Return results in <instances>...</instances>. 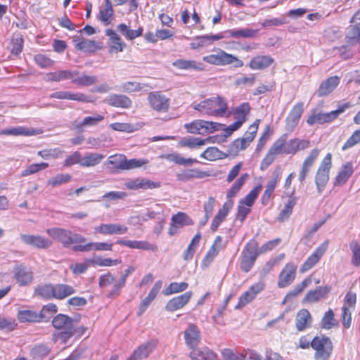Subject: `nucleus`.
<instances>
[{
    "label": "nucleus",
    "mask_w": 360,
    "mask_h": 360,
    "mask_svg": "<svg viewBox=\"0 0 360 360\" xmlns=\"http://www.w3.org/2000/svg\"><path fill=\"white\" fill-rule=\"evenodd\" d=\"M192 108L200 112L213 117H223L227 110V103L221 96L212 97L193 103Z\"/></svg>",
    "instance_id": "nucleus-1"
},
{
    "label": "nucleus",
    "mask_w": 360,
    "mask_h": 360,
    "mask_svg": "<svg viewBox=\"0 0 360 360\" xmlns=\"http://www.w3.org/2000/svg\"><path fill=\"white\" fill-rule=\"evenodd\" d=\"M46 232L51 238L60 243L63 247L65 248H70L72 245H82L86 240V238L81 234L63 228H50Z\"/></svg>",
    "instance_id": "nucleus-2"
},
{
    "label": "nucleus",
    "mask_w": 360,
    "mask_h": 360,
    "mask_svg": "<svg viewBox=\"0 0 360 360\" xmlns=\"http://www.w3.org/2000/svg\"><path fill=\"white\" fill-rule=\"evenodd\" d=\"M222 126L224 125L214 122L195 120L191 122L186 123L184 127L188 133L205 135L220 130Z\"/></svg>",
    "instance_id": "nucleus-3"
},
{
    "label": "nucleus",
    "mask_w": 360,
    "mask_h": 360,
    "mask_svg": "<svg viewBox=\"0 0 360 360\" xmlns=\"http://www.w3.org/2000/svg\"><path fill=\"white\" fill-rule=\"evenodd\" d=\"M311 347L315 350V360H328L333 350V344L329 338L316 336L311 340Z\"/></svg>",
    "instance_id": "nucleus-4"
},
{
    "label": "nucleus",
    "mask_w": 360,
    "mask_h": 360,
    "mask_svg": "<svg viewBox=\"0 0 360 360\" xmlns=\"http://www.w3.org/2000/svg\"><path fill=\"white\" fill-rule=\"evenodd\" d=\"M331 159V154L328 153L321 161L317 169L315 176V184L319 194L325 189L329 181V172L332 167Z\"/></svg>",
    "instance_id": "nucleus-5"
},
{
    "label": "nucleus",
    "mask_w": 360,
    "mask_h": 360,
    "mask_svg": "<svg viewBox=\"0 0 360 360\" xmlns=\"http://www.w3.org/2000/svg\"><path fill=\"white\" fill-rule=\"evenodd\" d=\"M203 61L214 65H227L233 64L235 68H240L243 62L236 56L220 50L217 54H211L202 57Z\"/></svg>",
    "instance_id": "nucleus-6"
},
{
    "label": "nucleus",
    "mask_w": 360,
    "mask_h": 360,
    "mask_svg": "<svg viewBox=\"0 0 360 360\" xmlns=\"http://www.w3.org/2000/svg\"><path fill=\"white\" fill-rule=\"evenodd\" d=\"M350 106L349 103H344L339 105L337 110H333L329 112L322 113L318 112L313 113L309 116L307 120V123L312 126L315 124H323L325 123H329L335 120L340 114L343 113Z\"/></svg>",
    "instance_id": "nucleus-7"
},
{
    "label": "nucleus",
    "mask_w": 360,
    "mask_h": 360,
    "mask_svg": "<svg viewBox=\"0 0 360 360\" xmlns=\"http://www.w3.org/2000/svg\"><path fill=\"white\" fill-rule=\"evenodd\" d=\"M52 324L57 329L65 330L59 334V337L63 342H65L72 336L75 331L74 321L68 316L63 314H58L53 318Z\"/></svg>",
    "instance_id": "nucleus-8"
},
{
    "label": "nucleus",
    "mask_w": 360,
    "mask_h": 360,
    "mask_svg": "<svg viewBox=\"0 0 360 360\" xmlns=\"http://www.w3.org/2000/svg\"><path fill=\"white\" fill-rule=\"evenodd\" d=\"M278 139L283 140L282 153L285 155H295L299 150L307 149L310 146V142L306 139L297 138L290 139L287 141V134H283Z\"/></svg>",
    "instance_id": "nucleus-9"
},
{
    "label": "nucleus",
    "mask_w": 360,
    "mask_h": 360,
    "mask_svg": "<svg viewBox=\"0 0 360 360\" xmlns=\"http://www.w3.org/2000/svg\"><path fill=\"white\" fill-rule=\"evenodd\" d=\"M150 108L159 112H166L169 110L170 99L160 91H152L148 95Z\"/></svg>",
    "instance_id": "nucleus-10"
},
{
    "label": "nucleus",
    "mask_w": 360,
    "mask_h": 360,
    "mask_svg": "<svg viewBox=\"0 0 360 360\" xmlns=\"http://www.w3.org/2000/svg\"><path fill=\"white\" fill-rule=\"evenodd\" d=\"M20 238L24 244L37 249L46 250L53 245L50 239L40 235L20 234Z\"/></svg>",
    "instance_id": "nucleus-11"
},
{
    "label": "nucleus",
    "mask_w": 360,
    "mask_h": 360,
    "mask_svg": "<svg viewBox=\"0 0 360 360\" xmlns=\"http://www.w3.org/2000/svg\"><path fill=\"white\" fill-rule=\"evenodd\" d=\"M264 288V283L263 282H257L252 285L250 288L243 293L238 300V304L235 307V309H239L250 302H251Z\"/></svg>",
    "instance_id": "nucleus-12"
},
{
    "label": "nucleus",
    "mask_w": 360,
    "mask_h": 360,
    "mask_svg": "<svg viewBox=\"0 0 360 360\" xmlns=\"http://www.w3.org/2000/svg\"><path fill=\"white\" fill-rule=\"evenodd\" d=\"M186 345L190 349L198 347L201 340L200 328L194 323H189L184 332Z\"/></svg>",
    "instance_id": "nucleus-13"
},
{
    "label": "nucleus",
    "mask_w": 360,
    "mask_h": 360,
    "mask_svg": "<svg viewBox=\"0 0 360 360\" xmlns=\"http://www.w3.org/2000/svg\"><path fill=\"white\" fill-rule=\"evenodd\" d=\"M296 270L295 264L292 262L287 263L278 275V286L283 288L290 285L295 278Z\"/></svg>",
    "instance_id": "nucleus-14"
},
{
    "label": "nucleus",
    "mask_w": 360,
    "mask_h": 360,
    "mask_svg": "<svg viewBox=\"0 0 360 360\" xmlns=\"http://www.w3.org/2000/svg\"><path fill=\"white\" fill-rule=\"evenodd\" d=\"M193 221L190 217L181 212H179L174 214L171 218L170 226L168 233L170 236H174L177 233L178 230L185 226L193 225Z\"/></svg>",
    "instance_id": "nucleus-15"
},
{
    "label": "nucleus",
    "mask_w": 360,
    "mask_h": 360,
    "mask_svg": "<svg viewBox=\"0 0 360 360\" xmlns=\"http://www.w3.org/2000/svg\"><path fill=\"white\" fill-rule=\"evenodd\" d=\"M283 139H276L269 149L266 155L262 160L260 169L266 170L275 160L276 156L282 154Z\"/></svg>",
    "instance_id": "nucleus-16"
},
{
    "label": "nucleus",
    "mask_w": 360,
    "mask_h": 360,
    "mask_svg": "<svg viewBox=\"0 0 360 360\" xmlns=\"http://www.w3.org/2000/svg\"><path fill=\"white\" fill-rule=\"evenodd\" d=\"M157 345L158 340L153 339L139 345L127 360H141L147 358Z\"/></svg>",
    "instance_id": "nucleus-17"
},
{
    "label": "nucleus",
    "mask_w": 360,
    "mask_h": 360,
    "mask_svg": "<svg viewBox=\"0 0 360 360\" xmlns=\"http://www.w3.org/2000/svg\"><path fill=\"white\" fill-rule=\"evenodd\" d=\"M328 246V241L321 244L301 266L300 271L303 273L311 269L320 260L321 257L326 252Z\"/></svg>",
    "instance_id": "nucleus-18"
},
{
    "label": "nucleus",
    "mask_w": 360,
    "mask_h": 360,
    "mask_svg": "<svg viewBox=\"0 0 360 360\" xmlns=\"http://www.w3.org/2000/svg\"><path fill=\"white\" fill-rule=\"evenodd\" d=\"M127 226L121 224H101L94 227L95 233L103 235H122L127 232Z\"/></svg>",
    "instance_id": "nucleus-19"
},
{
    "label": "nucleus",
    "mask_w": 360,
    "mask_h": 360,
    "mask_svg": "<svg viewBox=\"0 0 360 360\" xmlns=\"http://www.w3.org/2000/svg\"><path fill=\"white\" fill-rule=\"evenodd\" d=\"M112 244L105 242H89L84 245H73L75 252L111 251Z\"/></svg>",
    "instance_id": "nucleus-20"
},
{
    "label": "nucleus",
    "mask_w": 360,
    "mask_h": 360,
    "mask_svg": "<svg viewBox=\"0 0 360 360\" xmlns=\"http://www.w3.org/2000/svg\"><path fill=\"white\" fill-rule=\"evenodd\" d=\"M193 296L191 291L186 292L179 296L174 297L169 300L165 306L167 311H174L183 308L191 300Z\"/></svg>",
    "instance_id": "nucleus-21"
},
{
    "label": "nucleus",
    "mask_w": 360,
    "mask_h": 360,
    "mask_svg": "<svg viewBox=\"0 0 360 360\" xmlns=\"http://www.w3.org/2000/svg\"><path fill=\"white\" fill-rule=\"evenodd\" d=\"M126 188L130 190L153 189L160 186V182H155L147 179L137 178L127 181L124 184Z\"/></svg>",
    "instance_id": "nucleus-22"
},
{
    "label": "nucleus",
    "mask_w": 360,
    "mask_h": 360,
    "mask_svg": "<svg viewBox=\"0 0 360 360\" xmlns=\"http://www.w3.org/2000/svg\"><path fill=\"white\" fill-rule=\"evenodd\" d=\"M16 316L20 323L39 322L41 319V315L39 313L25 307H20Z\"/></svg>",
    "instance_id": "nucleus-23"
},
{
    "label": "nucleus",
    "mask_w": 360,
    "mask_h": 360,
    "mask_svg": "<svg viewBox=\"0 0 360 360\" xmlns=\"http://www.w3.org/2000/svg\"><path fill=\"white\" fill-rule=\"evenodd\" d=\"M319 155V150L314 148L311 150L310 153L307 155L302 163V169L299 174V180L303 182L307 175L309 174L311 167L314 165L316 160Z\"/></svg>",
    "instance_id": "nucleus-24"
},
{
    "label": "nucleus",
    "mask_w": 360,
    "mask_h": 360,
    "mask_svg": "<svg viewBox=\"0 0 360 360\" xmlns=\"http://www.w3.org/2000/svg\"><path fill=\"white\" fill-rule=\"evenodd\" d=\"M103 102L111 106L122 108H129L132 104L131 100L128 96L115 94L108 95Z\"/></svg>",
    "instance_id": "nucleus-25"
},
{
    "label": "nucleus",
    "mask_w": 360,
    "mask_h": 360,
    "mask_svg": "<svg viewBox=\"0 0 360 360\" xmlns=\"http://www.w3.org/2000/svg\"><path fill=\"white\" fill-rule=\"evenodd\" d=\"M149 219L157 220L158 223L160 224V230L163 229V225L165 222V219L163 214V211L158 204L155 205V208L147 209V212L142 214L140 216V220L141 221H147Z\"/></svg>",
    "instance_id": "nucleus-26"
},
{
    "label": "nucleus",
    "mask_w": 360,
    "mask_h": 360,
    "mask_svg": "<svg viewBox=\"0 0 360 360\" xmlns=\"http://www.w3.org/2000/svg\"><path fill=\"white\" fill-rule=\"evenodd\" d=\"M117 244L128 247L132 249H139L144 250H150L155 252L158 250V247L146 240H117Z\"/></svg>",
    "instance_id": "nucleus-27"
},
{
    "label": "nucleus",
    "mask_w": 360,
    "mask_h": 360,
    "mask_svg": "<svg viewBox=\"0 0 360 360\" xmlns=\"http://www.w3.org/2000/svg\"><path fill=\"white\" fill-rule=\"evenodd\" d=\"M189 356L192 360H216L217 355L207 347H196L191 349Z\"/></svg>",
    "instance_id": "nucleus-28"
},
{
    "label": "nucleus",
    "mask_w": 360,
    "mask_h": 360,
    "mask_svg": "<svg viewBox=\"0 0 360 360\" xmlns=\"http://www.w3.org/2000/svg\"><path fill=\"white\" fill-rule=\"evenodd\" d=\"M233 205V202L232 200H227L224 203L222 207L219 209L217 214L214 217L210 226V229L212 232L216 231L221 223L224 221L229 211L232 208Z\"/></svg>",
    "instance_id": "nucleus-29"
},
{
    "label": "nucleus",
    "mask_w": 360,
    "mask_h": 360,
    "mask_svg": "<svg viewBox=\"0 0 360 360\" xmlns=\"http://www.w3.org/2000/svg\"><path fill=\"white\" fill-rule=\"evenodd\" d=\"M221 34L202 35L195 37L190 46L192 49H198L209 46L214 41L222 39Z\"/></svg>",
    "instance_id": "nucleus-30"
},
{
    "label": "nucleus",
    "mask_w": 360,
    "mask_h": 360,
    "mask_svg": "<svg viewBox=\"0 0 360 360\" xmlns=\"http://www.w3.org/2000/svg\"><path fill=\"white\" fill-rule=\"evenodd\" d=\"M312 323V318L307 309L300 310L295 318V327L298 331H303L309 328Z\"/></svg>",
    "instance_id": "nucleus-31"
},
{
    "label": "nucleus",
    "mask_w": 360,
    "mask_h": 360,
    "mask_svg": "<svg viewBox=\"0 0 360 360\" xmlns=\"http://www.w3.org/2000/svg\"><path fill=\"white\" fill-rule=\"evenodd\" d=\"M303 112L304 103L302 102H299L295 104L286 118L288 127L291 129L295 127L297 125Z\"/></svg>",
    "instance_id": "nucleus-32"
},
{
    "label": "nucleus",
    "mask_w": 360,
    "mask_h": 360,
    "mask_svg": "<svg viewBox=\"0 0 360 360\" xmlns=\"http://www.w3.org/2000/svg\"><path fill=\"white\" fill-rule=\"evenodd\" d=\"M353 172L352 163L347 162L343 165L335 179L334 186H340L344 185L352 175Z\"/></svg>",
    "instance_id": "nucleus-33"
},
{
    "label": "nucleus",
    "mask_w": 360,
    "mask_h": 360,
    "mask_svg": "<svg viewBox=\"0 0 360 360\" xmlns=\"http://www.w3.org/2000/svg\"><path fill=\"white\" fill-rule=\"evenodd\" d=\"M77 75L78 71L76 70H59L47 73L46 78L49 82H60L66 79L72 81V77Z\"/></svg>",
    "instance_id": "nucleus-34"
},
{
    "label": "nucleus",
    "mask_w": 360,
    "mask_h": 360,
    "mask_svg": "<svg viewBox=\"0 0 360 360\" xmlns=\"http://www.w3.org/2000/svg\"><path fill=\"white\" fill-rule=\"evenodd\" d=\"M209 174L198 169H184L176 175L178 181H187L193 179H202L208 176Z\"/></svg>",
    "instance_id": "nucleus-35"
},
{
    "label": "nucleus",
    "mask_w": 360,
    "mask_h": 360,
    "mask_svg": "<svg viewBox=\"0 0 360 360\" xmlns=\"http://www.w3.org/2000/svg\"><path fill=\"white\" fill-rule=\"evenodd\" d=\"M340 83V77L333 76L328 78L325 82L321 84L318 94L319 96H324L330 94L338 86Z\"/></svg>",
    "instance_id": "nucleus-36"
},
{
    "label": "nucleus",
    "mask_w": 360,
    "mask_h": 360,
    "mask_svg": "<svg viewBox=\"0 0 360 360\" xmlns=\"http://www.w3.org/2000/svg\"><path fill=\"white\" fill-rule=\"evenodd\" d=\"M273 63L274 59L269 56H257L250 60L249 67L252 70H263L269 68Z\"/></svg>",
    "instance_id": "nucleus-37"
},
{
    "label": "nucleus",
    "mask_w": 360,
    "mask_h": 360,
    "mask_svg": "<svg viewBox=\"0 0 360 360\" xmlns=\"http://www.w3.org/2000/svg\"><path fill=\"white\" fill-rule=\"evenodd\" d=\"M172 65L179 70H194L197 71L204 70L202 63L193 60L178 59L172 63Z\"/></svg>",
    "instance_id": "nucleus-38"
},
{
    "label": "nucleus",
    "mask_w": 360,
    "mask_h": 360,
    "mask_svg": "<svg viewBox=\"0 0 360 360\" xmlns=\"http://www.w3.org/2000/svg\"><path fill=\"white\" fill-rule=\"evenodd\" d=\"M75 292L76 290L72 285L65 283H58L54 285V299L60 300H64Z\"/></svg>",
    "instance_id": "nucleus-39"
},
{
    "label": "nucleus",
    "mask_w": 360,
    "mask_h": 360,
    "mask_svg": "<svg viewBox=\"0 0 360 360\" xmlns=\"http://www.w3.org/2000/svg\"><path fill=\"white\" fill-rule=\"evenodd\" d=\"M105 35L109 37L111 43L110 49L116 52H122L124 48L126 46L124 42L122 41L121 37L115 30L108 29L105 30Z\"/></svg>",
    "instance_id": "nucleus-40"
},
{
    "label": "nucleus",
    "mask_w": 360,
    "mask_h": 360,
    "mask_svg": "<svg viewBox=\"0 0 360 360\" xmlns=\"http://www.w3.org/2000/svg\"><path fill=\"white\" fill-rule=\"evenodd\" d=\"M15 278L20 285H26L32 280V273L25 267L18 266L15 269Z\"/></svg>",
    "instance_id": "nucleus-41"
},
{
    "label": "nucleus",
    "mask_w": 360,
    "mask_h": 360,
    "mask_svg": "<svg viewBox=\"0 0 360 360\" xmlns=\"http://www.w3.org/2000/svg\"><path fill=\"white\" fill-rule=\"evenodd\" d=\"M212 137L202 139L197 137L184 138L179 141V146L181 147H188L189 148H195L212 142Z\"/></svg>",
    "instance_id": "nucleus-42"
},
{
    "label": "nucleus",
    "mask_w": 360,
    "mask_h": 360,
    "mask_svg": "<svg viewBox=\"0 0 360 360\" xmlns=\"http://www.w3.org/2000/svg\"><path fill=\"white\" fill-rule=\"evenodd\" d=\"M37 131L33 129L27 128L25 127H16L11 129H5L0 131V134L11 135V136H30L37 134Z\"/></svg>",
    "instance_id": "nucleus-43"
},
{
    "label": "nucleus",
    "mask_w": 360,
    "mask_h": 360,
    "mask_svg": "<svg viewBox=\"0 0 360 360\" xmlns=\"http://www.w3.org/2000/svg\"><path fill=\"white\" fill-rule=\"evenodd\" d=\"M104 158V155L97 153H89L82 156L81 167H90L98 165Z\"/></svg>",
    "instance_id": "nucleus-44"
},
{
    "label": "nucleus",
    "mask_w": 360,
    "mask_h": 360,
    "mask_svg": "<svg viewBox=\"0 0 360 360\" xmlns=\"http://www.w3.org/2000/svg\"><path fill=\"white\" fill-rule=\"evenodd\" d=\"M260 255L258 243L256 240L252 239L250 240L245 246L242 252V255L250 258L255 261H256L257 257Z\"/></svg>",
    "instance_id": "nucleus-45"
},
{
    "label": "nucleus",
    "mask_w": 360,
    "mask_h": 360,
    "mask_svg": "<svg viewBox=\"0 0 360 360\" xmlns=\"http://www.w3.org/2000/svg\"><path fill=\"white\" fill-rule=\"evenodd\" d=\"M249 175L247 173L242 174L231 186L230 189L227 191L226 198L228 200H232L231 198L235 197L237 193L240 191L247 179H248Z\"/></svg>",
    "instance_id": "nucleus-46"
},
{
    "label": "nucleus",
    "mask_w": 360,
    "mask_h": 360,
    "mask_svg": "<svg viewBox=\"0 0 360 360\" xmlns=\"http://www.w3.org/2000/svg\"><path fill=\"white\" fill-rule=\"evenodd\" d=\"M227 155L219 150L217 147H209L200 154V157L209 161L226 158Z\"/></svg>",
    "instance_id": "nucleus-47"
},
{
    "label": "nucleus",
    "mask_w": 360,
    "mask_h": 360,
    "mask_svg": "<svg viewBox=\"0 0 360 360\" xmlns=\"http://www.w3.org/2000/svg\"><path fill=\"white\" fill-rule=\"evenodd\" d=\"M97 81V77L93 75L86 74L77 75L72 77V82L76 85L82 86H89L94 84Z\"/></svg>",
    "instance_id": "nucleus-48"
},
{
    "label": "nucleus",
    "mask_w": 360,
    "mask_h": 360,
    "mask_svg": "<svg viewBox=\"0 0 360 360\" xmlns=\"http://www.w3.org/2000/svg\"><path fill=\"white\" fill-rule=\"evenodd\" d=\"M126 163L127 158L124 155L122 154L110 155L107 161V164L112 165L113 169L116 170H125Z\"/></svg>",
    "instance_id": "nucleus-49"
},
{
    "label": "nucleus",
    "mask_w": 360,
    "mask_h": 360,
    "mask_svg": "<svg viewBox=\"0 0 360 360\" xmlns=\"http://www.w3.org/2000/svg\"><path fill=\"white\" fill-rule=\"evenodd\" d=\"M146 87H148L147 84L129 81L121 84L119 90L126 93H133L145 90Z\"/></svg>",
    "instance_id": "nucleus-50"
},
{
    "label": "nucleus",
    "mask_w": 360,
    "mask_h": 360,
    "mask_svg": "<svg viewBox=\"0 0 360 360\" xmlns=\"http://www.w3.org/2000/svg\"><path fill=\"white\" fill-rule=\"evenodd\" d=\"M65 99L76 101L82 103H94L96 101V99L93 96L80 92L73 93L71 91H65Z\"/></svg>",
    "instance_id": "nucleus-51"
},
{
    "label": "nucleus",
    "mask_w": 360,
    "mask_h": 360,
    "mask_svg": "<svg viewBox=\"0 0 360 360\" xmlns=\"http://www.w3.org/2000/svg\"><path fill=\"white\" fill-rule=\"evenodd\" d=\"M35 293L44 299H53L54 298V285L49 283L39 285L35 289Z\"/></svg>",
    "instance_id": "nucleus-52"
},
{
    "label": "nucleus",
    "mask_w": 360,
    "mask_h": 360,
    "mask_svg": "<svg viewBox=\"0 0 360 360\" xmlns=\"http://www.w3.org/2000/svg\"><path fill=\"white\" fill-rule=\"evenodd\" d=\"M188 287L186 282H172L163 291V294L166 296L179 293L185 291Z\"/></svg>",
    "instance_id": "nucleus-53"
},
{
    "label": "nucleus",
    "mask_w": 360,
    "mask_h": 360,
    "mask_svg": "<svg viewBox=\"0 0 360 360\" xmlns=\"http://www.w3.org/2000/svg\"><path fill=\"white\" fill-rule=\"evenodd\" d=\"M257 30H254L249 28L245 29H238V30H229L226 32L229 34V37L239 39V38H252L253 37Z\"/></svg>",
    "instance_id": "nucleus-54"
},
{
    "label": "nucleus",
    "mask_w": 360,
    "mask_h": 360,
    "mask_svg": "<svg viewBox=\"0 0 360 360\" xmlns=\"http://www.w3.org/2000/svg\"><path fill=\"white\" fill-rule=\"evenodd\" d=\"M321 328L330 330L335 326H338V322L334 318V312L332 309L327 311L321 321Z\"/></svg>",
    "instance_id": "nucleus-55"
},
{
    "label": "nucleus",
    "mask_w": 360,
    "mask_h": 360,
    "mask_svg": "<svg viewBox=\"0 0 360 360\" xmlns=\"http://www.w3.org/2000/svg\"><path fill=\"white\" fill-rule=\"evenodd\" d=\"M259 122V120H256L254 123L249 127L248 130L244 134L243 136L240 138L242 141H244V143H245L247 147L254 140L258 130Z\"/></svg>",
    "instance_id": "nucleus-56"
},
{
    "label": "nucleus",
    "mask_w": 360,
    "mask_h": 360,
    "mask_svg": "<svg viewBox=\"0 0 360 360\" xmlns=\"http://www.w3.org/2000/svg\"><path fill=\"white\" fill-rule=\"evenodd\" d=\"M93 265L98 266H115L121 263L120 259H112L110 258H103L101 257H97L86 261Z\"/></svg>",
    "instance_id": "nucleus-57"
},
{
    "label": "nucleus",
    "mask_w": 360,
    "mask_h": 360,
    "mask_svg": "<svg viewBox=\"0 0 360 360\" xmlns=\"http://www.w3.org/2000/svg\"><path fill=\"white\" fill-rule=\"evenodd\" d=\"M262 188V186L260 184L255 186L244 198L240 199L239 202L251 207L254 205Z\"/></svg>",
    "instance_id": "nucleus-58"
},
{
    "label": "nucleus",
    "mask_w": 360,
    "mask_h": 360,
    "mask_svg": "<svg viewBox=\"0 0 360 360\" xmlns=\"http://www.w3.org/2000/svg\"><path fill=\"white\" fill-rule=\"evenodd\" d=\"M250 110V104L248 103H243L235 109L234 118L243 124L246 120V116L249 114Z\"/></svg>",
    "instance_id": "nucleus-59"
},
{
    "label": "nucleus",
    "mask_w": 360,
    "mask_h": 360,
    "mask_svg": "<svg viewBox=\"0 0 360 360\" xmlns=\"http://www.w3.org/2000/svg\"><path fill=\"white\" fill-rule=\"evenodd\" d=\"M104 117L99 114H94L92 116L85 117L83 120L77 124L78 129H82L85 127H93L97 125L99 122L103 121Z\"/></svg>",
    "instance_id": "nucleus-60"
},
{
    "label": "nucleus",
    "mask_w": 360,
    "mask_h": 360,
    "mask_svg": "<svg viewBox=\"0 0 360 360\" xmlns=\"http://www.w3.org/2000/svg\"><path fill=\"white\" fill-rule=\"evenodd\" d=\"M326 291L321 287H318L314 290H311L305 295L303 301L304 302L313 303L319 301L324 297Z\"/></svg>",
    "instance_id": "nucleus-61"
},
{
    "label": "nucleus",
    "mask_w": 360,
    "mask_h": 360,
    "mask_svg": "<svg viewBox=\"0 0 360 360\" xmlns=\"http://www.w3.org/2000/svg\"><path fill=\"white\" fill-rule=\"evenodd\" d=\"M49 167L47 162H41L30 165L21 172V176H27L31 174H36L41 170L45 169Z\"/></svg>",
    "instance_id": "nucleus-62"
},
{
    "label": "nucleus",
    "mask_w": 360,
    "mask_h": 360,
    "mask_svg": "<svg viewBox=\"0 0 360 360\" xmlns=\"http://www.w3.org/2000/svg\"><path fill=\"white\" fill-rule=\"evenodd\" d=\"M247 146H245V143H244V141H242L241 139H236L229 145L228 154L226 155L236 156L240 150H245Z\"/></svg>",
    "instance_id": "nucleus-63"
},
{
    "label": "nucleus",
    "mask_w": 360,
    "mask_h": 360,
    "mask_svg": "<svg viewBox=\"0 0 360 360\" xmlns=\"http://www.w3.org/2000/svg\"><path fill=\"white\" fill-rule=\"evenodd\" d=\"M350 250L352 252V264L354 266H360V245L356 240H352L349 244Z\"/></svg>",
    "instance_id": "nucleus-64"
}]
</instances>
